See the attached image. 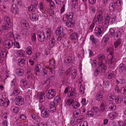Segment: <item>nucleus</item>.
Segmentation results:
<instances>
[{"label": "nucleus", "mask_w": 126, "mask_h": 126, "mask_svg": "<svg viewBox=\"0 0 126 126\" xmlns=\"http://www.w3.org/2000/svg\"><path fill=\"white\" fill-rule=\"evenodd\" d=\"M26 75V77L28 79H31L33 75L31 72L30 71H28Z\"/></svg>", "instance_id": "09e8293b"}, {"label": "nucleus", "mask_w": 126, "mask_h": 126, "mask_svg": "<svg viewBox=\"0 0 126 126\" xmlns=\"http://www.w3.org/2000/svg\"><path fill=\"white\" fill-rule=\"evenodd\" d=\"M109 41V37L107 35H105L103 37L102 41L105 42V43H107Z\"/></svg>", "instance_id": "8fccbe9b"}, {"label": "nucleus", "mask_w": 126, "mask_h": 126, "mask_svg": "<svg viewBox=\"0 0 126 126\" xmlns=\"http://www.w3.org/2000/svg\"><path fill=\"white\" fill-rule=\"evenodd\" d=\"M109 35L111 37H113L114 38V35L115 34L114 30L112 28H111L110 29L109 31Z\"/></svg>", "instance_id": "e433bc0d"}, {"label": "nucleus", "mask_w": 126, "mask_h": 126, "mask_svg": "<svg viewBox=\"0 0 126 126\" xmlns=\"http://www.w3.org/2000/svg\"><path fill=\"white\" fill-rule=\"evenodd\" d=\"M32 49L30 46H28L26 49L27 53L29 55H31L32 53Z\"/></svg>", "instance_id": "4c0bfd02"}, {"label": "nucleus", "mask_w": 126, "mask_h": 126, "mask_svg": "<svg viewBox=\"0 0 126 126\" xmlns=\"http://www.w3.org/2000/svg\"><path fill=\"white\" fill-rule=\"evenodd\" d=\"M13 32H11L8 33L6 35V37H7L9 38L10 37H13L14 36Z\"/></svg>", "instance_id": "338daca9"}, {"label": "nucleus", "mask_w": 126, "mask_h": 126, "mask_svg": "<svg viewBox=\"0 0 126 126\" xmlns=\"http://www.w3.org/2000/svg\"><path fill=\"white\" fill-rule=\"evenodd\" d=\"M116 81L117 83L122 84L125 83V80L124 78H121L117 80Z\"/></svg>", "instance_id": "3c124183"}, {"label": "nucleus", "mask_w": 126, "mask_h": 126, "mask_svg": "<svg viewBox=\"0 0 126 126\" xmlns=\"http://www.w3.org/2000/svg\"><path fill=\"white\" fill-rule=\"evenodd\" d=\"M11 109L16 113H18L19 111V108L17 107H13L11 108Z\"/></svg>", "instance_id": "de8ad7c7"}, {"label": "nucleus", "mask_w": 126, "mask_h": 126, "mask_svg": "<svg viewBox=\"0 0 126 126\" xmlns=\"http://www.w3.org/2000/svg\"><path fill=\"white\" fill-rule=\"evenodd\" d=\"M18 63L20 66L22 67L25 63V60L23 59L20 58L18 60Z\"/></svg>", "instance_id": "2f4dec72"}, {"label": "nucleus", "mask_w": 126, "mask_h": 126, "mask_svg": "<svg viewBox=\"0 0 126 126\" xmlns=\"http://www.w3.org/2000/svg\"><path fill=\"white\" fill-rule=\"evenodd\" d=\"M5 44L6 47L8 48H10L13 46L14 43L12 40H8L6 41Z\"/></svg>", "instance_id": "4be33fe9"}, {"label": "nucleus", "mask_w": 126, "mask_h": 126, "mask_svg": "<svg viewBox=\"0 0 126 126\" xmlns=\"http://www.w3.org/2000/svg\"><path fill=\"white\" fill-rule=\"evenodd\" d=\"M74 56L73 55H70L67 58H65L64 59V63L66 65L69 64H70L74 59Z\"/></svg>", "instance_id": "f8f14e48"}, {"label": "nucleus", "mask_w": 126, "mask_h": 126, "mask_svg": "<svg viewBox=\"0 0 126 126\" xmlns=\"http://www.w3.org/2000/svg\"><path fill=\"white\" fill-rule=\"evenodd\" d=\"M117 69L119 73L122 74L126 71L125 68V65L123 63L120 64L117 67Z\"/></svg>", "instance_id": "6ab92c4d"}, {"label": "nucleus", "mask_w": 126, "mask_h": 126, "mask_svg": "<svg viewBox=\"0 0 126 126\" xmlns=\"http://www.w3.org/2000/svg\"><path fill=\"white\" fill-rule=\"evenodd\" d=\"M21 27L24 29H27L28 26L27 21L24 20H21L20 21Z\"/></svg>", "instance_id": "393cba45"}, {"label": "nucleus", "mask_w": 126, "mask_h": 126, "mask_svg": "<svg viewBox=\"0 0 126 126\" xmlns=\"http://www.w3.org/2000/svg\"><path fill=\"white\" fill-rule=\"evenodd\" d=\"M44 6L43 3L42 2H40L39 4V8L40 10L41 11L44 9Z\"/></svg>", "instance_id": "69168bd1"}, {"label": "nucleus", "mask_w": 126, "mask_h": 126, "mask_svg": "<svg viewBox=\"0 0 126 126\" xmlns=\"http://www.w3.org/2000/svg\"><path fill=\"white\" fill-rule=\"evenodd\" d=\"M18 86H15V87L14 88V89L13 91V94H14L17 95L19 93V90L17 88Z\"/></svg>", "instance_id": "603ef678"}, {"label": "nucleus", "mask_w": 126, "mask_h": 126, "mask_svg": "<svg viewBox=\"0 0 126 126\" xmlns=\"http://www.w3.org/2000/svg\"><path fill=\"white\" fill-rule=\"evenodd\" d=\"M88 100L87 101L85 98H83L82 99L81 101V103H82V106H85L87 104Z\"/></svg>", "instance_id": "bf43d9fd"}, {"label": "nucleus", "mask_w": 126, "mask_h": 126, "mask_svg": "<svg viewBox=\"0 0 126 126\" xmlns=\"http://www.w3.org/2000/svg\"><path fill=\"white\" fill-rule=\"evenodd\" d=\"M90 40L92 41L94 44H95L97 42V41L96 39L95 38L93 35H91L90 37Z\"/></svg>", "instance_id": "4d7b16f0"}, {"label": "nucleus", "mask_w": 126, "mask_h": 126, "mask_svg": "<svg viewBox=\"0 0 126 126\" xmlns=\"http://www.w3.org/2000/svg\"><path fill=\"white\" fill-rule=\"evenodd\" d=\"M73 14L72 13L68 12L66 14L65 17L66 18L68 19H69L70 20L73 19H74L73 18Z\"/></svg>", "instance_id": "473e14b6"}, {"label": "nucleus", "mask_w": 126, "mask_h": 126, "mask_svg": "<svg viewBox=\"0 0 126 126\" xmlns=\"http://www.w3.org/2000/svg\"><path fill=\"white\" fill-rule=\"evenodd\" d=\"M10 102L7 99H4L0 95V106L7 107L9 104Z\"/></svg>", "instance_id": "423d86ee"}, {"label": "nucleus", "mask_w": 126, "mask_h": 126, "mask_svg": "<svg viewBox=\"0 0 126 126\" xmlns=\"http://www.w3.org/2000/svg\"><path fill=\"white\" fill-rule=\"evenodd\" d=\"M107 98L108 100L110 101H112L115 98L114 96L111 94H110L108 95Z\"/></svg>", "instance_id": "37998d69"}, {"label": "nucleus", "mask_w": 126, "mask_h": 126, "mask_svg": "<svg viewBox=\"0 0 126 126\" xmlns=\"http://www.w3.org/2000/svg\"><path fill=\"white\" fill-rule=\"evenodd\" d=\"M16 82V80L15 79H14L13 80H12L11 83V86L10 88L11 89H13L15 87V86H15V83ZM17 86V85L16 86Z\"/></svg>", "instance_id": "5fc2aeb1"}, {"label": "nucleus", "mask_w": 126, "mask_h": 126, "mask_svg": "<svg viewBox=\"0 0 126 126\" xmlns=\"http://www.w3.org/2000/svg\"><path fill=\"white\" fill-rule=\"evenodd\" d=\"M38 40L40 42H42L45 40V36L43 32L39 31L37 33Z\"/></svg>", "instance_id": "4468645a"}, {"label": "nucleus", "mask_w": 126, "mask_h": 126, "mask_svg": "<svg viewBox=\"0 0 126 126\" xmlns=\"http://www.w3.org/2000/svg\"><path fill=\"white\" fill-rule=\"evenodd\" d=\"M115 101L117 104H119L121 103V98L120 96H118L115 99Z\"/></svg>", "instance_id": "864d4df0"}, {"label": "nucleus", "mask_w": 126, "mask_h": 126, "mask_svg": "<svg viewBox=\"0 0 126 126\" xmlns=\"http://www.w3.org/2000/svg\"><path fill=\"white\" fill-rule=\"evenodd\" d=\"M8 51L6 49L3 48L0 45V56L2 58L6 57L7 55Z\"/></svg>", "instance_id": "f3484780"}, {"label": "nucleus", "mask_w": 126, "mask_h": 126, "mask_svg": "<svg viewBox=\"0 0 126 126\" xmlns=\"http://www.w3.org/2000/svg\"><path fill=\"white\" fill-rule=\"evenodd\" d=\"M80 104L77 101H75L74 99L73 100L72 106L75 109H77L79 108L80 106Z\"/></svg>", "instance_id": "72a5a7b5"}, {"label": "nucleus", "mask_w": 126, "mask_h": 126, "mask_svg": "<svg viewBox=\"0 0 126 126\" xmlns=\"http://www.w3.org/2000/svg\"><path fill=\"white\" fill-rule=\"evenodd\" d=\"M3 22L10 24L11 20L9 17L7 16H5L4 17V20Z\"/></svg>", "instance_id": "58836bf2"}, {"label": "nucleus", "mask_w": 126, "mask_h": 126, "mask_svg": "<svg viewBox=\"0 0 126 126\" xmlns=\"http://www.w3.org/2000/svg\"><path fill=\"white\" fill-rule=\"evenodd\" d=\"M74 99V98H73V99H69L66 102V104L69 105H72Z\"/></svg>", "instance_id": "6e6d98bb"}, {"label": "nucleus", "mask_w": 126, "mask_h": 126, "mask_svg": "<svg viewBox=\"0 0 126 126\" xmlns=\"http://www.w3.org/2000/svg\"><path fill=\"white\" fill-rule=\"evenodd\" d=\"M28 10L29 11L31 12H33L36 9L35 8H34L33 6L31 4L30 6L28 7Z\"/></svg>", "instance_id": "13d9d810"}, {"label": "nucleus", "mask_w": 126, "mask_h": 126, "mask_svg": "<svg viewBox=\"0 0 126 126\" xmlns=\"http://www.w3.org/2000/svg\"><path fill=\"white\" fill-rule=\"evenodd\" d=\"M98 27H96L94 30L95 34L98 36H99L103 33V28L101 25H98Z\"/></svg>", "instance_id": "6e6552de"}, {"label": "nucleus", "mask_w": 126, "mask_h": 126, "mask_svg": "<svg viewBox=\"0 0 126 126\" xmlns=\"http://www.w3.org/2000/svg\"><path fill=\"white\" fill-rule=\"evenodd\" d=\"M102 12L101 10H99L97 11V14L96 17H95L93 21L96 25L100 26L103 23V17L102 16Z\"/></svg>", "instance_id": "20e7f679"}, {"label": "nucleus", "mask_w": 126, "mask_h": 126, "mask_svg": "<svg viewBox=\"0 0 126 126\" xmlns=\"http://www.w3.org/2000/svg\"><path fill=\"white\" fill-rule=\"evenodd\" d=\"M56 94V92L54 89H50L46 93V96L48 99L53 98Z\"/></svg>", "instance_id": "9d476101"}, {"label": "nucleus", "mask_w": 126, "mask_h": 126, "mask_svg": "<svg viewBox=\"0 0 126 126\" xmlns=\"http://www.w3.org/2000/svg\"><path fill=\"white\" fill-rule=\"evenodd\" d=\"M121 93L123 94L126 93V86L122 87L120 90Z\"/></svg>", "instance_id": "052dcab7"}, {"label": "nucleus", "mask_w": 126, "mask_h": 126, "mask_svg": "<svg viewBox=\"0 0 126 126\" xmlns=\"http://www.w3.org/2000/svg\"><path fill=\"white\" fill-rule=\"evenodd\" d=\"M75 23V20L74 19L71 20H68L65 23L66 26L68 27L71 28L73 27Z\"/></svg>", "instance_id": "a211bd4d"}, {"label": "nucleus", "mask_w": 126, "mask_h": 126, "mask_svg": "<svg viewBox=\"0 0 126 126\" xmlns=\"http://www.w3.org/2000/svg\"><path fill=\"white\" fill-rule=\"evenodd\" d=\"M45 32L47 36V39H49V47L52 48L55 46V40L53 35L51 34V30L50 28H47L45 29Z\"/></svg>", "instance_id": "7ed1b4c3"}, {"label": "nucleus", "mask_w": 126, "mask_h": 126, "mask_svg": "<svg viewBox=\"0 0 126 126\" xmlns=\"http://www.w3.org/2000/svg\"><path fill=\"white\" fill-rule=\"evenodd\" d=\"M104 86L106 87H108L110 86V82L109 81L106 80L104 82Z\"/></svg>", "instance_id": "774afa93"}, {"label": "nucleus", "mask_w": 126, "mask_h": 126, "mask_svg": "<svg viewBox=\"0 0 126 126\" xmlns=\"http://www.w3.org/2000/svg\"><path fill=\"white\" fill-rule=\"evenodd\" d=\"M56 34L60 37H64L65 35V33L63 30V28L62 27H60L58 28L56 31Z\"/></svg>", "instance_id": "9b49d317"}, {"label": "nucleus", "mask_w": 126, "mask_h": 126, "mask_svg": "<svg viewBox=\"0 0 126 126\" xmlns=\"http://www.w3.org/2000/svg\"><path fill=\"white\" fill-rule=\"evenodd\" d=\"M61 101V99L59 96H56L54 99V101L53 102H51L50 103V108L51 109H53L52 110L53 112L55 111V108H56V106L58 103L60 102Z\"/></svg>", "instance_id": "39448f33"}, {"label": "nucleus", "mask_w": 126, "mask_h": 126, "mask_svg": "<svg viewBox=\"0 0 126 126\" xmlns=\"http://www.w3.org/2000/svg\"><path fill=\"white\" fill-rule=\"evenodd\" d=\"M74 90L73 89L72 87L70 88H69V91L70 92V96H72L74 94Z\"/></svg>", "instance_id": "e2e57ef3"}, {"label": "nucleus", "mask_w": 126, "mask_h": 126, "mask_svg": "<svg viewBox=\"0 0 126 126\" xmlns=\"http://www.w3.org/2000/svg\"><path fill=\"white\" fill-rule=\"evenodd\" d=\"M114 72L111 70H110L106 74V77L108 79H111L114 78Z\"/></svg>", "instance_id": "2eb2a0df"}, {"label": "nucleus", "mask_w": 126, "mask_h": 126, "mask_svg": "<svg viewBox=\"0 0 126 126\" xmlns=\"http://www.w3.org/2000/svg\"><path fill=\"white\" fill-rule=\"evenodd\" d=\"M123 32L122 28L120 29L118 31H117L115 33L114 35V39H115V38H119L123 34Z\"/></svg>", "instance_id": "412c9836"}, {"label": "nucleus", "mask_w": 126, "mask_h": 126, "mask_svg": "<svg viewBox=\"0 0 126 126\" xmlns=\"http://www.w3.org/2000/svg\"><path fill=\"white\" fill-rule=\"evenodd\" d=\"M55 63V60L52 59L50 60L49 64L50 66H52V67H55L56 65Z\"/></svg>", "instance_id": "49530a36"}, {"label": "nucleus", "mask_w": 126, "mask_h": 126, "mask_svg": "<svg viewBox=\"0 0 126 126\" xmlns=\"http://www.w3.org/2000/svg\"><path fill=\"white\" fill-rule=\"evenodd\" d=\"M78 0H73L71 2L72 4V3L73 4H74V6L73 5V6H74L73 7L75 8H76L77 7V5L76 3Z\"/></svg>", "instance_id": "0e129e2a"}, {"label": "nucleus", "mask_w": 126, "mask_h": 126, "mask_svg": "<svg viewBox=\"0 0 126 126\" xmlns=\"http://www.w3.org/2000/svg\"><path fill=\"white\" fill-rule=\"evenodd\" d=\"M117 115L118 114L116 112H113L109 114V117L111 119L113 120L115 118Z\"/></svg>", "instance_id": "c756f323"}, {"label": "nucleus", "mask_w": 126, "mask_h": 126, "mask_svg": "<svg viewBox=\"0 0 126 126\" xmlns=\"http://www.w3.org/2000/svg\"><path fill=\"white\" fill-rule=\"evenodd\" d=\"M15 102L16 105L20 106L24 103V98L21 96H17L15 99Z\"/></svg>", "instance_id": "0eeeda50"}, {"label": "nucleus", "mask_w": 126, "mask_h": 126, "mask_svg": "<svg viewBox=\"0 0 126 126\" xmlns=\"http://www.w3.org/2000/svg\"><path fill=\"white\" fill-rule=\"evenodd\" d=\"M24 52L21 49L16 50V53L17 56L19 57H24L25 54H24Z\"/></svg>", "instance_id": "cd10ccee"}, {"label": "nucleus", "mask_w": 126, "mask_h": 126, "mask_svg": "<svg viewBox=\"0 0 126 126\" xmlns=\"http://www.w3.org/2000/svg\"><path fill=\"white\" fill-rule=\"evenodd\" d=\"M77 71L76 69H75L72 70L71 76L72 79H74L75 78L77 75Z\"/></svg>", "instance_id": "ea45409f"}, {"label": "nucleus", "mask_w": 126, "mask_h": 126, "mask_svg": "<svg viewBox=\"0 0 126 126\" xmlns=\"http://www.w3.org/2000/svg\"><path fill=\"white\" fill-rule=\"evenodd\" d=\"M39 16L37 14L33 13L30 15V18L31 20L36 21L38 20Z\"/></svg>", "instance_id": "5701e85b"}, {"label": "nucleus", "mask_w": 126, "mask_h": 126, "mask_svg": "<svg viewBox=\"0 0 126 126\" xmlns=\"http://www.w3.org/2000/svg\"><path fill=\"white\" fill-rule=\"evenodd\" d=\"M103 91H99L96 95V100L97 101L101 100L103 97Z\"/></svg>", "instance_id": "aec40b11"}, {"label": "nucleus", "mask_w": 126, "mask_h": 126, "mask_svg": "<svg viewBox=\"0 0 126 126\" xmlns=\"http://www.w3.org/2000/svg\"><path fill=\"white\" fill-rule=\"evenodd\" d=\"M55 67H52L51 66L50 69L49 71V73L50 74H54L55 73V70H54V69Z\"/></svg>", "instance_id": "680f3d73"}, {"label": "nucleus", "mask_w": 126, "mask_h": 126, "mask_svg": "<svg viewBox=\"0 0 126 126\" xmlns=\"http://www.w3.org/2000/svg\"><path fill=\"white\" fill-rule=\"evenodd\" d=\"M39 101L41 102H43L45 100V96L44 94H40L39 96Z\"/></svg>", "instance_id": "a19ab883"}, {"label": "nucleus", "mask_w": 126, "mask_h": 126, "mask_svg": "<svg viewBox=\"0 0 126 126\" xmlns=\"http://www.w3.org/2000/svg\"><path fill=\"white\" fill-rule=\"evenodd\" d=\"M31 5L34 7V8H35L37 9L38 6V3L37 1L35 0H33L32 1L31 3Z\"/></svg>", "instance_id": "a18cd8bd"}, {"label": "nucleus", "mask_w": 126, "mask_h": 126, "mask_svg": "<svg viewBox=\"0 0 126 126\" xmlns=\"http://www.w3.org/2000/svg\"><path fill=\"white\" fill-rule=\"evenodd\" d=\"M79 37V34L76 32L73 33L71 34L70 38L73 41H78V38Z\"/></svg>", "instance_id": "dca6fc26"}, {"label": "nucleus", "mask_w": 126, "mask_h": 126, "mask_svg": "<svg viewBox=\"0 0 126 126\" xmlns=\"http://www.w3.org/2000/svg\"><path fill=\"white\" fill-rule=\"evenodd\" d=\"M109 108L111 110H114L116 109L115 104L112 102H110L109 103Z\"/></svg>", "instance_id": "f704fd0d"}, {"label": "nucleus", "mask_w": 126, "mask_h": 126, "mask_svg": "<svg viewBox=\"0 0 126 126\" xmlns=\"http://www.w3.org/2000/svg\"><path fill=\"white\" fill-rule=\"evenodd\" d=\"M121 42L122 40L121 39H118L114 43L115 48H117L118 46L121 43Z\"/></svg>", "instance_id": "79ce46f5"}, {"label": "nucleus", "mask_w": 126, "mask_h": 126, "mask_svg": "<svg viewBox=\"0 0 126 126\" xmlns=\"http://www.w3.org/2000/svg\"><path fill=\"white\" fill-rule=\"evenodd\" d=\"M20 85L21 87L24 88V89H26L28 88L27 86V81L25 79H23L21 81Z\"/></svg>", "instance_id": "a878e982"}, {"label": "nucleus", "mask_w": 126, "mask_h": 126, "mask_svg": "<svg viewBox=\"0 0 126 126\" xmlns=\"http://www.w3.org/2000/svg\"><path fill=\"white\" fill-rule=\"evenodd\" d=\"M34 120H36L37 122H40L41 121V118L35 114H32L31 115V117Z\"/></svg>", "instance_id": "7c9ffc66"}, {"label": "nucleus", "mask_w": 126, "mask_h": 126, "mask_svg": "<svg viewBox=\"0 0 126 126\" xmlns=\"http://www.w3.org/2000/svg\"><path fill=\"white\" fill-rule=\"evenodd\" d=\"M116 5L114 3H110L109 8L110 11L111 12H113L114 11Z\"/></svg>", "instance_id": "c9c22d12"}, {"label": "nucleus", "mask_w": 126, "mask_h": 126, "mask_svg": "<svg viewBox=\"0 0 126 126\" xmlns=\"http://www.w3.org/2000/svg\"><path fill=\"white\" fill-rule=\"evenodd\" d=\"M15 72L17 75L21 76L23 75L24 73V71L22 69L18 68L16 69V70Z\"/></svg>", "instance_id": "b1692460"}, {"label": "nucleus", "mask_w": 126, "mask_h": 126, "mask_svg": "<svg viewBox=\"0 0 126 126\" xmlns=\"http://www.w3.org/2000/svg\"><path fill=\"white\" fill-rule=\"evenodd\" d=\"M108 52H110V55H109V61L108 64L109 66L112 69H115V65L116 64L117 61L115 58L112 55L113 54V49L111 47H110L107 49Z\"/></svg>", "instance_id": "f03ea898"}, {"label": "nucleus", "mask_w": 126, "mask_h": 126, "mask_svg": "<svg viewBox=\"0 0 126 126\" xmlns=\"http://www.w3.org/2000/svg\"><path fill=\"white\" fill-rule=\"evenodd\" d=\"M11 11L12 13L14 14H16L18 13V10L16 6V5L14 6L13 5V6L11 8Z\"/></svg>", "instance_id": "bb28decb"}, {"label": "nucleus", "mask_w": 126, "mask_h": 126, "mask_svg": "<svg viewBox=\"0 0 126 126\" xmlns=\"http://www.w3.org/2000/svg\"><path fill=\"white\" fill-rule=\"evenodd\" d=\"M104 55L101 54L98 55L97 56L98 60L100 61L98 63V65L100 66L102 72L104 73L106 70L107 69V67L105 64L106 63V61Z\"/></svg>", "instance_id": "f257e3e1"}, {"label": "nucleus", "mask_w": 126, "mask_h": 126, "mask_svg": "<svg viewBox=\"0 0 126 126\" xmlns=\"http://www.w3.org/2000/svg\"><path fill=\"white\" fill-rule=\"evenodd\" d=\"M50 111L46 108H44L41 112V115L44 118H48L50 115Z\"/></svg>", "instance_id": "1a4fd4ad"}, {"label": "nucleus", "mask_w": 126, "mask_h": 126, "mask_svg": "<svg viewBox=\"0 0 126 126\" xmlns=\"http://www.w3.org/2000/svg\"><path fill=\"white\" fill-rule=\"evenodd\" d=\"M81 113L80 110L79 109H76L73 113L74 117L77 118L80 116Z\"/></svg>", "instance_id": "c85d7f7f"}, {"label": "nucleus", "mask_w": 126, "mask_h": 126, "mask_svg": "<svg viewBox=\"0 0 126 126\" xmlns=\"http://www.w3.org/2000/svg\"><path fill=\"white\" fill-rule=\"evenodd\" d=\"M109 20H105V21L103 23H102L101 24L103 26H104L105 28H107L109 25Z\"/></svg>", "instance_id": "c03bdc74"}, {"label": "nucleus", "mask_w": 126, "mask_h": 126, "mask_svg": "<svg viewBox=\"0 0 126 126\" xmlns=\"http://www.w3.org/2000/svg\"><path fill=\"white\" fill-rule=\"evenodd\" d=\"M11 26V24L3 22L2 25L1 27L2 32H7Z\"/></svg>", "instance_id": "ddd939ff"}]
</instances>
